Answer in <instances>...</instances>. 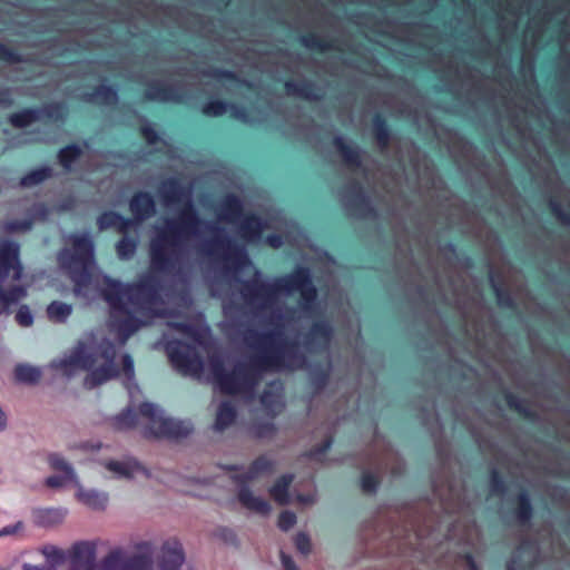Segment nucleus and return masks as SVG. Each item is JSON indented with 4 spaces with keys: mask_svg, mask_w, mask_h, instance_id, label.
Segmentation results:
<instances>
[{
    "mask_svg": "<svg viewBox=\"0 0 570 570\" xmlns=\"http://www.w3.org/2000/svg\"><path fill=\"white\" fill-rule=\"evenodd\" d=\"M265 228L266 224L255 215H248L238 220V235L247 243L259 242Z\"/></svg>",
    "mask_w": 570,
    "mask_h": 570,
    "instance_id": "obj_16",
    "label": "nucleus"
},
{
    "mask_svg": "<svg viewBox=\"0 0 570 570\" xmlns=\"http://www.w3.org/2000/svg\"><path fill=\"white\" fill-rule=\"evenodd\" d=\"M106 468L119 478L131 479L137 473L145 472L142 466L135 459L124 461H109Z\"/></svg>",
    "mask_w": 570,
    "mask_h": 570,
    "instance_id": "obj_21",
    "label": "nucleus"
},
{
    "mask_svg": "<svg viewBox=\"0 0 570 570\" xmlns=\"http://www.w3.org/2000/svg\"><path fill=\"white\" fill-rule=\"evenodd\" d=\"M275 425L271 422L257 423L253 426V434L257 438H269L275 433Z\"/></svg>",
    "mask_w": 570,
    "mask_h": 570,
    "instance_id": "obj_45",
    "label": "nucleus"
},
{
    "mask_svg": "<svg viewBox=\"0 0 570 570\" xmlns=\"http://www.w3.org/2000/svg\"><path fill=\"white\" fill-rule=\"evenodd\" d=\"M116 355V347L109 340H102L96 346L94 338H87L79 341L67 358L52 363V367L68 377L78 370L88 371L83 386L92 390L119 376L120 370L115 362Z\"/></svg>",
    "mask_w": 570,
    "mask_h": 570,
    "instance_id": "obj_5",
    "label": "nucleus"
},
{
    "mask_svg": "<svg viewBox=\"0 0 570 570\" xmlns=\"http://www.w3.org/2000/svg\"><path fill=\"white\" fill-rule=\"evenodd\" d=\"M81 153V148L77 145L67 146L59 151L58 160L66 170H69Z\"/></svg>",
    "mask_w": 570,
    "mask_h": 570,
    "instance_id": "obj_34",
    "label": "nucleus"
},
{
    "mask_svg": "<svg viewBox=\"0 0 570 570\" xmlns=\"http://www.w3.org/2000/svg\"><path fill=\"white\" fill-rule=\"evenodd\" d=\"M286 94L307 100H318L323 97L322 89L307 81H287L285 82Z\"/></svg>",
    "mask_w": 570,
    "mask_h": 570,
    "instance_id": "obj_18",
    "label": "nucleus"
},
{
    "mask_svg": "<svg viewBox=\"0 0 570 570\" xmlns=\"http://www.w3.org/2000/svg\"><path fill=\"white\" fill-rule=\"evenodd\" d=\"M175 327L185 334H190L194 331L193 327L187 324H175Z\"/></svg>",
    "mask_w": 570,
    "mask_h": 570,
    "instance_id": "obj_63",
    "label": "nucleus"
},
{
    "mask_svg": "<svg viewBox=\"0 0 570 570\" xmlns=\"http://www.w3.org/2000/svg\"><path fill=\"white\" fill-rule=\"evenodd\" d=\"M434 492L440 498V500L442 501V504H443L444 510L446 512H454L455 511V507L451 503V500L453 498V490L452 489H450V495L446 499L442 497L438 485H434Z\"/></svg>",
    "mask_w": 570,
    "mask_h": 570,
    "instance_id": "obj_54",
    "label": "nucleus"
},
{
    "mask_svg": "<svg viewBox=\"0 0 570 570\" xmlns=\"http://www.w3.org/2000/svg\"><path fill=\"white\" fill-rule=\"evenodd\" d=\"M83 99L89 102L110 106L118 101V95L111 87L99 86L95 91L85 94Z\"/></svg>",
    "mask_w": 570,
    "mask_h": 570,
    "instance_id": "obj_25",
    "label": "nucleus"
},
{
    "mask_svg": "<svg viewBox=\"0 0 570 570\" xmlns=\"http://www.w3.org/2000/svg\"><path fill=\"white\" fill-rule=\"evenodd\" d=\"M269 324L275 328L269 332H258L247 328L243 333L244 344L257 352L245 361L237 362L229 373L225 372L224 362L219 355L209 357V368L215 383L224 394H242L253 399L255 389L265 372L303 368L306 364L297 343L284 337L286 326L282 309L271 314Z\"/></svg>",
    "mask_w": 570,
    "mask_h": 570,
    "instance_id": "obj_2",
    "label": "nucleus"
},
{
    "mask_svg": "<svg viewBox=\"0 0 570 570\" xmlns=\"http://www.w3.org/2000/svg\"><path fill=\"white\" fill-rule=\"evenodd\" d=\"M117 254L119 258L121 259H129L131 258L137 249V240L134 238H129L127 236H124L116 246Z\"/></svg>",
    "mask_w": 570,
    "mask_h": 570,
    "instance_id": "obj_35",
    "label": "nucleus"
},
{
    "mask_svg": "<svg viewBox=\"0 0 570 570\" xmlns=\"http://www.w3.org/2000/svg\"><path fill=\"white\" fill-rule=\"evenodd\" d=\"M383 470H390L397 475L403 470L399 455L390 448L384 446L380 455L368 459L367 466L363 468L361 487L366 493H374L379 484V475Z\"/></svg>",
    "mask_w": 570,
    "mask_h": 570,
    "instance_id": "obj_9",
    "label": "nucleus"
},
{
    "mask_svg": "<svg viewBox=\"0 0 570 570\" xmlns=\"http://www.w3.org/2000/svg\"><path fill=\"white\" fill-rule=\"evenodd\" d=\"M293 479V474H285L271 489V495L278 504L284 505L288 503V488Z\"/></svg>",
    "mask_w": 570,
    "mask_h": 570,
    "instance_id": "obj_29",
    "label": "nucleus"
},
{
    "mask_svg": "<svg viewBox=\"0 0 570 570\" xmlns=\"http://www.w3.org/2000/svg\"><path fill=\"white\" fill-rule=\"evenodd\" d=\"M165 350L170 363L179 373L193 377L202 376L204 363L196 345L170 341L166 344Z\"/></svg>",
    "mask_w": 570,
    "mask_h": 570,
    "instance_id": "obj_10",
    "label": "nucleus"
},
{
    "mask_svg": "<svg viewBox=\"0 0 570 570\" xmlns=\"http://www.w3.org/2000/svg\"><path fill=\"white\" fill-rule=\"evenodd\" d=\"M43 554L57 563L63 562L67 558L66 552L55 546L45 547Z\"/></svg>",
    "mask_w": 570,
    "mask_h": 570,
    "instance_id": "obj_48",
    "label": "nucleus"
},
{
    "mask_svg": "<svg viewBox=\"0 0 570 570\" xmlns=\"http://www.w3.org/2000/svg\"><path fill=\"white\" fill-rule=\"evenodd\" d=\"M67 511L61 508L38 509L33 512L35 523L42 528H53L63 522Z\"/></svg>",
    "mask_w": 570,
    "mask_h": 570,
    "instance_id": "obj_20",
    "label": "nucleus"
},
{
    "mask_svg": "<svg viewBox=\"0 0 570 570\" xmlns=\"http://www.w3.org/2000/svg\"><path fill=\"white\" fill-rule=\"evenodd\" d=\"M334 145H335L336 149L340 151L343 160L348 166H356V167L360 166L361 153L356 147L347 144L345 141V139L341 136L335 138Z\"/></svg>",
    "mask_w": 570,
    "mask_h": 570,
    "instance_id": "obj_26",
    "label": "nucleus"
},
{
    "mask_svg": "<svg viewBox=\"0 0 570 570\" xmlns=\"http://www.w3.org/2000/svg\"><path fill=\"white\" fill-rule=\"evenodd\" d=\"M70 570H95L96 544L78 541L69 551Z\"/></svg>",
    "mask_w": 570,
    "mask_h": 570,
    "instance_id": "obj_12",
    "label": "nucleus"
},
{
    "mask_svg": "<svg viewBox=\"0 0 570 570\" xmlns=\"http://www.w3.org/2000/svg\"><path fill=\"white\" fill-rule=\"evenodd\" d=\"M129 210L135 220L141 223L154 216L156 212L155 200L148 193L139 191L130 199Z\"/></svg>",
    "mask_w": 570,
    "mask_h": 570,
    "instance_id": "obj_15",
    "label": "nucleus"
},
{
    "mask_svg": "<svg viewBox=\"0 0 570 570\" xmlns=\"http://www.w3.org/2000/svg\"><path fill=\"white\" fill-rule=\"evenodd\" d=\"M243 203L235 195H227L220 203L218 219L227 224H236L242 217Z\"/></svg>",
    "mask_w": 570,
    "mask_h": 570,
    "instance_id": "obj_17",
    "label": "nucleus"
},
{
    "mask_svg": "<svg viewBox=\"0 0 570 570\" xmlns=\"http://www.w3.org/2000/svg\"><path fill=\"white\" fill-rule=\"evenodd\" d=\"M119 220H120L119 214H117L115 212H105L97 219L98 228H99V230H105V229L111 228V227L116 228Z\"/></svg>",
    "mask_w": 570,
    "mask_h": 570,
    "instance_id": "obj_41",
    "label": "nucleus"
},
{
    "mask_svg": "<svg viewBox=\"0 0 570 570\" xmlns=\"http://www.w3.org/2000/svg\"><path fill=\"white\" fill-rule=\"evenodd\" d=\"M283 384L274 381L267 385L261 396V403L268 415L275 416L284 409Z\"/></svg>",
    "mask_w": 570,
    "mask_h": 570,
    "instance_id": "obj_14",
    "label": "nucleus"
},
{
    "mask_svg": "<svg viewBox=\"0 0 570 570\" xmlns=\"http://www.w3.org/2000/svg\"><path fill=\"white\" fill-rule=\"evenodd\" d=\"M23 570H55V569H52V568H40V567H37V566L24 564L23 566Z\"/></svg>",
    "mask_w": 570,
    "mask_h": 570,
    "instance_id": "obj_64",
    "label": "nucleus"
},
{
    "mask_svg": "<svg viewBox=\"0 0 570 570\" xmlns=\"http://www.w3.org/2000/svg\"><path fill=\"white\" fill-rule=\"evenodd\" d=\"M41 119V111L38 109H24L12 114L9 118L10 124L16 128H24Z\"/></svg>",
    "mask_w": 570,
    "mask_h": 570,
    "instance_id": "obj_30",
    "label": "nucleus"
},
{
    "mask_svg": "<svg viewBox=\"0 0 570 570\" xmlns=\"http://www.w3.org/2000/svg\"><path fill=\"white\" fill-rule=\"evenodd\" d=\"M266 243L273 248H278L282 246L283 239L281 235H269L266 238Z\"/></svg>",
    "mask_w": 570,
    "mask_h": 570,
    "instance_id": "obj_60",
    "label": "nucleus"
},
{
    "mask_svg": "<svg viewBox=\"0 0 570 570\" xmlns=\"http://www.w3.org/2000/svg\"><path fill=\"white\" fill-rule=\"evenodd\" d=\"M531 515H532V507H531L529 497L525 492H522L519 495V508H518V513H517L518 520L521 523H525L530 520Z\"/></svg>",
    "mask_w": 570,
    "mask_h": 570,
    "instance_id": "obj_39",
    "label": "nucleus"
},
{
    "mask_svg": "<svg viewBox=\"0 0 570 570\" xmlns=\"http://www.w3.org/2000/svg\"><path fill=\"white\" fill-rule=\"evenodd\" d=\"M76 495L82 504L92 510H105L108 502L107 494L95 490H83L79 488Z\"/></svg>",
    "mask_w": 570,
    "mask_h": 570,
    "instance_id": "obj_23",
    "label": "nucleus"
},
{
    "mask_svg": "<svg viewBox=\"0 0 570 570\" xmlns=\"http://www.w3.org/2000/svg\"><path fill=\"white\" fill-rule=\"evenodd\" d=\"M281 563L283 570H299L292 557L283 551L281 552Z\"/></svg>",
    "mask_w": 570,
    "mask_h": 570,
    "instance_id": "obj_56",
    "label": "nucleus"
},
{
    "mask_svg": "<svg viewBox=\"0 0 570 570\" xmlns=\"http://www.w3.org/2000/svg\"><path fill=\"white\" fill-rule=\"evenodd\" d=\"M374 131H375V138L377 141V145L380 148L384 149L386 148L389 144V130L386 128L385 121L380 117L376 116L374 118Z\"/></svg>",
    "mask_w": 570,
    "mask_h": 570,
    "instance_id": "obj_38",
    "label": "nucleus"
},
{
    "mask_svg": "<svg viewBox=\"0 0 570 570\" xmlns=\"http://www.w3.org/2000/svg\"><path fill=\"white\" fill-rule=\"evenodd\" d=\"M21 527V522H18L16 525H8L0 530V537L1 535H8L16 532L17 528Z\"/></svg>",
    "mask_w": 570,
    "mask_h": 570,
    "instance_id": "obj_62",
    "label": "nucleus"
},
{
    "mask_svg": "<svg viewBox=\"0 0 570 570\" xmlns=\"http://www.w3.org/2000/svg\"><path fill=\"white\" fill-rule=\"evenodd\" d=\"M226 112V105L223 101H210L203 107V114L209 117L222 116Z\"/></svg>",
    "mask_w": 570,
    "mask_h": 570,
    "instance_id": "obj_44",
    "label": "nucleus"
},
{
    "mask_svg": "<svg viewBox=\"0 0 570 570\" xmlns=\"http://www.w3.org/2000/svg\"><path fill=\"white\" fill-rule=\"evenodd\" d=\"M331 443H332L331 439L325 440L320 448L315 449L314 451H311L308 455L313 459H317L321 454H323L331 446Z\"/></svg>",
    "mask_w": 570,
    "mask_h": 570,
    "instance_id": "obj_59",
    "label": "nucleus"
},
{
    "mask_svg": "<svg viewBox=\"0 0 570 570\" xmlns=\"http://www.w3.org/2000/svg\"><path fill=\"white\" fill-rule=\"evenodd\" d=\"M295 292L301 294L302 311L309 313L313 309L317 292L312 283L308 268L298 267L292 274L271 282L263 281L261 272L255 269L253 278L243 282L240 289L244 299L259 309H266L273 305L278 295H291Z\"/></svg>",
    "mask_w": 570,
    "mask_h": 570,
    "instance_id": "obj_4",
    "label": "nucleus"
},
{
    "mask_svg": "<svg viewBox=\"0 0 570 570\" xmlns=\"http://www.w3.org/2000/svg\"><path fill=\"white\" fill-rule=\"evenodd\" d=\"M301 41L306 48L312 50H320L324 52L330 49V46L325 41L313 35L302 37Z\"/></svg>",
    "mask_w": 570,
    "mask_h": 570,
    "instance_id": "obj_43",
    "label": "nucleus"
},
{
    "mask_svg": "<svg viewBox=\"0 0 570 570\" xmlns=\"http://www.w3.org/2000/svg\"><path fill=\"white\" fill-rule=\"evenodd\" d=\"M48 462L53 470L60 471L69 478L70 481H77V476L70 463H68L60 454L50 453Z\"/></svg>",
    "mask_w": 570,
    "mask_h": 570,
    "instance_id": "obj_33",
    "label": "nucleus"
},
{
    "mask_svg": "<svg viewBox=\"0 0 570 570\" xmlns=\"http://www.w3.org/2000/svg\"><path fill=\"white\" fill-rule=\"evenodd\" d=\"M71 482L69 478L63 473V475H51L47 478L46 484L49 488H60L63 487L66 483Z\"/></svg>",
    "mask_w": 570,
    "mask_h": 570,
    "instance_id": "obj_53",
    "label": "nucleus"
},
{
    "mask_svg": "<svg viewBox=\"0 0 570 570\" xmlns=\"http://www.w3.org/2000/svg\"><path fill=\"white\" fill-rule=\"evenodd\" d=\"M38 110L41 111V119L46 117L48 119L62 121L67 115L66 106L62 104H49Z\"/></svg>",
    "mask_w": 570,
    "mask_h": 570,
    "instance_id": "obj_36",
    "label": "nucleus"
},
{
    "mask_svg": "<svg viewBox=\"0 0 570 570\" xmlns=\"http://www.w3.org/2000/svg\"><path fill=\"white\" fill-rule=\"evenodd\" d=\"M490 491L493 494H502L504 492V483L495 470L491 472Z\"/></svg>",
    "mask_w": 570,
    "mask_h": 570,
    "instance_id": "obj_51",
    "label": "nucleus"
},
{
    "mask_svg": "<svg viewBox=\"0 0 570 570\" xmlns=\"http://www.w3.org/2000/svg\"><path fill=\"white\" fill-rule=\"evenodd\" d=\"M12 105L11 92L7 88H0V106L9 107Z\"/></svg>",
    "mask_w": 570,
    "mask_h": 570,
    "instance_id": "obj_58",
    "label": "nucleus"
},
{
    "mask_svg": "<svg viewBox=\"0 0 570 570\" xmlns=\"http://www.w3.org/2000/svg\"><path fill=\"white\" fill-rule=\"evenodd\" d=\"M102 298L110 306L112 316L126 315L119 323L122 344L142 324V318L154 316L161 305L160 283L151 273L144 276L138 284L122 285L107 276L102 278Z\"/></svg>",
    "mask_w": 570,
    "mask_h": 570,
    "instance_id": "obj_3",
    "label": "nucleus"
},
{
    "mask_svg": "<svg viewBox=\"0 0 570 570\" xmlns=\"http://www.w3.org/2000/svg\"><path fill=\"white\" fill-rule=\"evenodd\" d=\"M490 283L495 293L498 304L504 307H511L513 305V298L505 292L502 286L498 283L493 272H490Z\"/></svg>",
    "mask_w": 570,
    "mask_h": 570,
    "instance_id": "obj_37",
    "label": "nucleus"
},
{
    "mask_svg": "<svg viewBox=\"0 0 570 570\" xmlns=\"http://www.w3.org/2000/svg\"><path fill=\"white\" fill-rule=\"evenodd\" d=\"M72 307L69 304L55 301L47 307V316L53 323H65L71 315Z\"/></svg>",
    "mask_w": 570,
    "mask_h": 570,
    "instance_id": "obj_31",
    "label": "nucleus"
},
{
    "mask_svg": "<svg viewBox=\"0 0 570 570\" xmlns=\"http://www.w3.org/2000/svg\"><path fill=\"white\" fill-rule=\"evenodd\" d=\"M122 373L125 376V384L127 389H130L131 384H135V368L134 361L129 354H124L121 357Z\"/></svg>",
    "mask_w": 570,
    "mask_h": 570,
    "instance_id": "obj_40",
    "label": "nucleus"
},
{
    "mask_svg": "<svg viewBox=\"0 0 570 570\" xmlns=\"http://www.w3.org/2000/svg\"><path fill=\"white\" fill-rule=\"evenodd\" d=\"M326 379H327V373H323L321 375H315L313 377V383L315 384V386L317 389H320V387H322L325 384Z\"/></svg>",
    "mask_w": 570,
    "mask_h": 570,
    "instance_id": "obj_61",
    "label": "nucleus"
},
{
    "mask_svg": "<svg viewBox=\"0 0 570 570\" xmlns=\"http://www.w3.org/2000/svg\"><path fill=\"white\" fill-rule=\"evenodd\" d=\"M137 222L135 220V218L132 219H129V218H124L121 215H120V220L119 223L117 224V227L116 229L121 233V234H125L128 232L129 228H131Z\"/></svg>",
    "mask_w": 570,
    "mask_h": 570,
    "instance_id": "obj_57",
    "label": "nucleus"
},
{
    "mask_svg": "<svg viewBox=\"0 0 570 570\" xmlns=\"http://www.w3.org/2000/svg\"><path fill=\"white\" fill-rule=\"evenodd\" d=\"M52 175V169L50 167H41L35 170H31L26 176H23L20 180V186L22 187H32L36 186Z\"/></svg>",
    "mask_w": 570,
    "mask_h": 570,
    "instance_id": "obj_32",
    "label": "nucleus"
},
{
    "mask_svg": "<svg viewBox=\"0 0 570 570\" xmlns=\"http://www.w3.org/2000/svg\"><path fill=\"white\" fill-rule=\"evenodd\" d=\"M342 202L350 215L365 217L372 212L370 199L358 183H353L342 195Z\"/></svg>",
    "mask_w": 570,
    "mask_h": 570,
    "instance_id": "obj_11",
    "label": "nucleus"
},
{
    "mask_svg": "<svg viewBox=\"0 0 570 570\" xmlns=\"http://www.w3.org/2000/svg\"><path fill=\"white\" fill-rule=\"evenodd\" d=\"M273 468H274V462L271 459H268L267 456H264V455L259 456L252 463V465L248 468L246 473L244 475H242V480L243 481L254 480L264 473L272 472Z\"/></svg>",
    "mask_w": 570,
    "mask_h": 570,
    "instance_id": "obj_28",
    "label": "nucleus"
},
{
    "mask_svg": "<svg viewBox=\"0 0 570 570\" xmlns=\"http://www.w3.org/2000/svg\"><path fill=\"white\" fill-rule=\"evenodd\" d=\"M71 248H65L59 253L60 266L68 273L73 282L76 295L88 296V287L91 283L94 261V243L89 235H71L69 237Z\"/></svg>",
    "mask_w": 570,
    "mask_h": 570,
    "instance_id": "obj_8",
    "label": "nucleus"
},
{
    "mask_svg": "<svg viewBox=\"0 0 570 570\" xmlns=\"http://www.w3.org/2000/svg\"><path fill=\"white\" fill-rule=\"evenodd\" d=\"M41 370L28 364H19L14 368V377L17 382L33 385L41 379Z\"/></svg>",
    "mask_w": 570,
    "mask_h": 570,
    "instance_id": "obj_27",
    "label": "nucleus"
},
{
    "mask_svg": "<svg viewBox=\"0 0 570 570\" xmlns=\"http://www.w3.org/2000/svg\"><path fill=\"white\" fill-rule=\"evenodd\" d=\"M295 547L302 554H308L312 549L308 535L303 532L297 533L295 537Z\"/></svg>",
    "mask_w": 570,
    "mask_h": 570,
    "instance_id": "obj_46",
    "label": "nucleus"
},
{
    "mask_svg": "<svg viewBox=\"0 0 570 570\" xmlns=\"http://www.w3.org/2000/svg\"><path fill=\"white\" fill-rule=\"evenodd\" d=\"M141 134L149 145H154L158 140L157 132L155 129L147 125L141 128Z\"/></svg>",
    "mask_w": 570,
    "mask_h": 570,
    "instance_id": "obj_55",
    "label": "nucleus"
},
{
    "mask_svg": "<svg viewBox=\"0 0 570 570\" xmlns=\"http://www.w3.org/2000/svg\"><path fill=\"white\" fill-rule=\"evenodd\" d=\"M140 425L145 438H186L193 431L189 422L164 416L163 411L151 403H142L138 412L130 407L112 419V426L120 431Z\"/></svg>",
    "mask_w": 570,
    "mask_h": 570,
    "instance_id": "obj_6",
    "label": "nucleus"
},
{
    "mask_svg": "<svg viewBox=\"0 0 570 570\" xmlns=\"http://www.w3.org/2000/svg\"><path fill=\"white\" fill-rule=\"evenodd\" d=\"M139 554L125 559L120 548L111 550L101 561V570H151L154 564L153 547L148 542L137 544ZM185 561L184 550L178 541H166L161 547L159 570H179Z\"/></svg>",
    "mask_w": 570,
    "mask_h": 570,
    "instance_id": "obj_7",
    "label": "nucleus"
},
{
    "mask_svg": "<svg viewBox=\"0 0 570 570\" xmlns=\"http://www.w3.org/2000/svg\"><path fill=\"white\" fill-rule=\"evenodd\" d=\"M31 228V222L29 220H13V222H7L3 225V229L6 232L12 233V232H27Z\"/></svg>",
    "mask_w": 570,
    "mask_h": 570,
    "instance_id": "obj_50",
    "label": "nucleus"
},
{
    "mask_svg": "<svg viewBox=\"0 0 570 570\" xmlns=\"http://www.w3.org/2000/svg\"><path fill=\"white\" fill-rule=\"evenodd\" d=\"M146 99L155 101H180L183 95L171 86L161 82L151 83L145 94Z\"/></svg>",
    "mask_w": 570,
    "mask_h": 570,
    "instance_id": "obj_19",
    "label": "nucleus"
},
{
    "mask_svg": "<svg viewBox=\"0 0 570 570\" xmlns=\"http://www.w3.org/2000/svg\"><path fill=\"white\" fill-rule=\"evenodd\" d=\"M550 207L552 214L561 224L570 225V212L563 210L561 206L554 200L550 202Z\"/></svg>",
    "mask_w": 570,
    "mask_h": 570,
    "instance_id": "obj_47",
    "label": "nucleus"
},
{
    "mask_svg": "<svg viewBox=\"0 0 570 570\" xmlns=\"http://www.w3.org/2000/svg\"><path fill=\"white\" fill-rule=\"evenodd\" d=\"M14 320L21 327H30L33 324V315L29 306L26 304L20 305Z\"/></svg>",
    "mask_w": 570,
    "mask_h": 570,
    "instance_id": "obj_42",
    "label": "nucleus"
},
{
    "mask_svg": "<svg viewBox=\"0 0 570 570\" xmlns=\"http://www.w3.org/2000/svg\"><path fill=\"white\" fill-rule=\"evenodd\" d=\"M295 523H296V515L294 512L284 511L281 513V515L278 518L279 529H282L283 531H287L291 528H293Z\"/></svg>",
    "mask_w": 570,
    "mask_h": 570,
    "instance_id": "obj_49",
    "label": "nucleus"
},
{
    "mask_svg": "<svg viewBox=\"0 0 570 570\" xmlns=\"http://www.w3.org/2000/svg\"><path fill=\"white\" fill-rule=\"evenodd\" d=\"M236 419V410L228 401L222 402L218 406L214 430L222 432L234 423Z\"/></svg>",
    "mask_w": 570,
    "mask_h": 570,
    "instance_id": "obj_24",
    "label": "nucleus"
},
{
    "mask_svg": "<svg viewBox=\"0 0 570 570\" xmlns=\"http://www.w3.org/2000/svg\"><path fill=\"white\" fill-rule=\"evenodd\" d=\"M238 500L242 505L257 513L268 514L271 511L268 502L259 497H255L248 488L239 489Z\"/></svg>",
    "mask_w": 570,
    "mask_h": 570,
    "instance_id": "obj_22",
    "label": "nucleus"
},
{
    "mask_svg": "<svg viewBox=\"0 0 570 570\" xmlns=\"http://www.w3.org/2000/svg\"><path fill=\"white\" fill-rule=\"evenodd\" d=\"M0 60L9 63H17L22 61L18 53L13 52L2 43H0Z\"/></svg>",
    "mask_w": 570,
    "mask_h": 570,
    "instance_id": "obj_52",
    "label": "nucleus"
},
{
    "mask_svg": "<svg viewBox=\"0 0 570 570\" xmlns=\"http://www.w3.org/2000/svg\"><path fill=\"white\" fill-rule=\"evenodd\" d=\"M164 207L170 208L184 203L176 217L165 218L155 228L149 244L151 273H171L179 269L188 258L193 239H200L198 252L207 257H220L234 272L252 266L245 248L234 246L225 230L215 222L203 220L194 207L190 188L184 187L177 178H167L159 186Z\"/></svg>",
    "mask_w": 570,
    "mask_h": 570,
    "instance_id": "obj_1",
    "label": "nucleus"
},
{
    "mask_svg": "<svg viewBox=\"0 0 570 570\" xmlns=\"http://www.w3.org/2000/svg\"><path fill=\"white\" fill-rule=\"evenodd\" d=\"M333 330L327 322H316L312 328L309 330L306 341L305 348L308 352L323 350L326 351L331 338H332Z\"/></svg>",
    "mask_w": 570,
    "mask_h": 570,
    "instance_id": "obj_13",
    "label": "nucleus"
}]
</instances>
